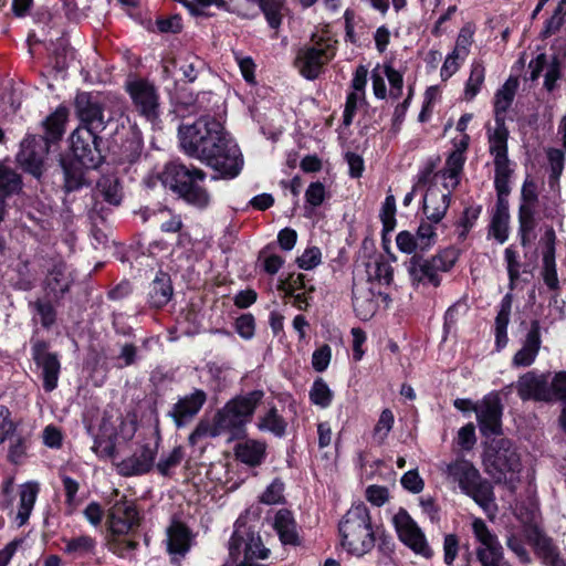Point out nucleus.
Instances as JSON below:
<instances>
[{
    "mask_svg": "<svg viewBox=\"0 0 566 566\" xmlns=\"http://www.w3.org/2000/svg\"><path fill=\"white\" fill-rule=\"evenodd\" d=\"M184 151L205 163L222 178L237 177L243 165L239 147L228 137L223 125L213 117L202 116L179 128Z\"/></svg>",
    "mask_w": 566,
    "mask_h": 566,
    "instance_id": "nucleus-1",
    "label": "nucleus"
},
{
    "mask_svg": "<svg viewBox=\"0 0 566 566\" xmlns=\"http://www.w3.org/2000/svg\"><path fill=\"white\" fill-rule=\"evenodd\" d=\"M264 397L262 390H253L229 400L217 410L211 421L200 420L190 433L188 441L196 446L203 438H217L228 436V440L239 439L245 433V426Z\"/></svg>",
    "mask_w": 566,
    "mask_h": 566,
    "instance_id": "nucleus-2",
    "label": "nucleus"
},
{
    "mask_svg": "<svg viewBox=\"0 0 566 566\" xmlns=\"http://www.w3.org/2000/svg\"><path fill=\"white\" fill-rule=\"evenodd\" d=\"M440 470L447 480L458 484L459 489L472 497L489 515L495 513L494 493L491 483L483 479L473 463L464 458L440 464Z\"/></svg>",
    "mask_w": 566,
    "mask_h": 566,
    "instance_id": "nucleus-3",
    "label": "nucleus"
},
{
    "mask_svg": "<svg viewBox=\"0 0 566 566\" xmlns=\"http://www.w3.org/2000/svg\"><path fill=\"white\" fill-rule=\"evenodd\" d=\"M165 187H168L189 205L206 208L210 203V193L202 186L206 172L199 168H188L182 164L166 165L160 175Z\"/></svg>",
    "mask_w": 566,
    "mask_h": 566,
    "instance_id": "nucleus-4",
    "label": "nucleus"
},
{
    "mask_svg": "<svg viewBox=\"0 0 566 566\" xmlns=\"http://www.w3.org/2000/svg\"><path fill=\"white\" fill-rule=\"evenodd\" d=\"M342 546L350 554L361 556L375 546V533L369 510L365 504L353 505L339 522Z\"/></svg>",
    "mask_w": 566,
    "mask_h": 566,
    "instance_id": "nucleus-5",
    "label": "nucleus"
},
{
    "mask_svg": "<svg viewBox=\"0 0 566 566\" xmlns=\"http://www.w3.org/2000/svg\"><path fill=\"white\" fill-rule=\"evenodd\" d=\"M485 472L497 483H512L521 472L522 463L514 444L504 438L493 439L484 449Z\"/></svg>",
    "mask_w": 566,
    "mask_h": 566,
    "instance_id": "nucleus-6",
    "label": "nucleus"
},
{
    "mask_svg": "<svg viewBox=\"0 0 566 566\" xmlns=\"http://www.w3.org/2000/svg\"><path fill=\"white\" fill-rule=\"evenodd\" d=\"M116 426H119L123 441L133 439L137 429V422L134 416L124 417L118 409L113 407L105 409L98 424V434L93 447V450L102 457L115 458L116 447L113 439Z\"/></svg>",
    "mask_w": 566,
    "mask_h": 566,
    "instance_id": "nucleus-7",
    "label": "nucleus"
},
{
    "mask_svg": "<svg viewBox=\"0 0 566 566\" xmlns=\"http://www.w3.org/2000/svg\"><path fill=\"white\" fill-rule=\"evenodd\" d=\"M458 256V251L452 248L446 249L429 259L420 255L411 256L407 270L412 284L439 286L441 282L440 274L450 271L454 266Z\"/></svg>",
    "mask_w": 566,
    "mask_h": 566,
    "instance_id": "nucleus-8",
    "label": "nucleus"
},
{
    "mask_svg": "<svg viewBox=\"0 0 566 566\" xmlns=\"http://www.w3.org/2000/svg\"><path fill=\"white\" fill-rule=\"evenodd\" d=\"M509 135L504 119H499L493 128H488L489 151L493 157L495 168L494 185L500 195H507L510 191L509 181L512 169L507 156Z\"/></svg>",
    "mask_w": 566,
    "mask_h": 566,
    "instance_id": "nucleus-9",
    "label": "nucleus"
},
{
    "mask_svg": "<svg viewBox=\"0 0 566 566\" xmlns=\"http://www.w3.org/2000/svg\"><path fill=\"white\" fill-rule=\"evenodd\" d=\"M335 42L319 38L297 51L295 66L307 80H315L323 67L335 56Z\"/></svg>",
    "mask_w": 566,
    "mask_h": 566,
    "instance_id": "nucleus-10",
    "label": "nucleus"
},
{
    "mask_svg": "<svg viewBox=\"0 0 566 566\" xmlns=\"http://www.w3.org/2000/svg\"><path fill=\"white\" fill-rule=\"evenodd\" d=\"M161 441L158 427L151 431L148 441L144 442L138 450L127 459L117 464L118 472L124 476L147 473L154 467L159 444Z\"/></svg>",
    "mask_w": 566,
    "mask_h": 566,
    "instance_id": "nucleus-11",
    "label": "nucleus"
},
{
    "mask_svg": "<svg viewBox=\"0 0 566 566\" xmlns=\"http://www.w3.org/2000/svg\"><path fill=\"white\" fill-rule=\"evenodd\" d=\"M106 98L91 93H80L75 98V109L78 118L85 124L82 128L92 129V132L103 130L106 124L112 119L106 114Z\"/></svg>",
    "mask_w": 566,
    "mask_h": 566,
    "instance_id": "nucleus-12",
    "label": "nucleus"
},
{
    "mask_svg": "<svg viewBox=\"0 0 566 566\" xmlns=\"http://www.w3.org/2000/svg\"><path fill=\"white\" fill-rule=\"evenodd\" d=\"M392 521L398 537L405 545L426 558H430L433 555L424 534L406 510L400 509L395 514Z\"/></svg>",
    "mask_w": 566,
    "mask_h": 566,
    "instance_id": "nucleus-13",
    "label": "nucleus"
},
{
    "mask_svg": "<svg viewBox=\"0 0 566 566\" xmlns=\"http://www.w3.org/2000/svg\"><path fill=\"white\" fill-rule=\"evenodd\" d=\"M127 92L135 109L148 120L159 116V95L156 87L145 80H136L127 84Z\"/></svg>",
    "mask_w": 566,
    "mask_h": 566,
    "instance_id": "nucleus-14",
    "label": "nucleus"
},
{
    "mask_svg": "<svg viewBox=\"0 0 566 566\" xmlns=\"http://www.w3.org/2000/svg\"><path fill=\"white\" fill-rule=\"evenodd\" d=\"M71 149L75 159L87 169L96 168L102 161L97 136L92 129L76 128L71 135Z\"/></svg>",
    "mask_w": 566,
    "mask_h": 566,
    "instance_id": "nucleus-15",
    "label": "nucleus"
},
{
    "mask_svg": "<svg viewBox=\"0 0 566 566\" xmlns=\"http://www.w3.org/2000/svg\"><path fill=\"white\" fill-rule=\"evenodd\" d=\"M107 522L113 534L125 535L139 525L140 517L135 503L122 496L109 507Z\"/></svg>",
    "mask_w": 566,
    "mask_h": 566,
    "instance_id": "nucleus-16",
    "label": "nucleus"
},
{
    "mask_svg": "<svg viewBox=\"0 0 566 566\" xmlns=\"http://www.w3.org/2000/svg\"><path fill=\"white\" fill-rule=\"evenodd\" d=\"M32 357L35 365L41 369L43 388L51 392L57 387L61 364L56 354L48 350V344L38 340L32 346Z\"/></svg>",
    "mask_w": 566,
    "mask_h": 566,
    "instance_id": "nucleus-17",
    "label": "nucleus"
},
{
    "mask_svg": "<svg viewBox=\"0 0 566 566\" xmlns=\"http://www.w3.org/2000/svg\"><path fill=\"white\" fill-rule=\"evenodd\" d=\"M379 297L387 300L388 295L384 294L380 290H376V286L370 281L354 283L353 307L360 319L368 321L376 314Z\"/></svg>",
    "mask_w": 566,
    "mask_h": 566,
    "instance_id": "nucleus-18",
    "label": "nucleus"
},
{
    "mask_svg": "<svg viewBox=\"0 0 566 566\" xmlns=\"http://www.w3.org/2000/svg\"><path fill=\"white\" fill-rule=\"evenodd\" d=\"M49 151V142L42 136L30 135L21 142L19 163L35 177L42 174L44 157Z\"/></svg>",
    "mask_w": 566,
    "mask_h": 566,
    "instance_id": "nucleus-19",
    "label": "nucleus"
},
{
    "mask_svg": "<svg viewBox=\"0 0 566 566\" xmlns=\"http://www.w3.org/2000/svg\"><path fill=\"white\" fill-rule=\"evenodd\" d=\"M473 410L482 434L488 437L501 433L502 406L497 396H486Z\"/></svg>",
    "mask_w": 566,
    "mask_h": 566,
    "instance_id": "nucleus-20",
    "label": "nucleus"
},
{
    "mask_svg": "<svg viewBox=\"0 0 566 566\" xmlns=\"http://www.w3.org/2000/svg\"><path fill=\"white\" fill-rule=\"evenodd\" d=\"M193 534L181 521L172 520L166 528V548L174 560L184 558L191 548Z\"/></svg>",
    "mask_w": 566,
    "mask_h": 566,
    "instance_id": "nucleus-21",
    "label": "nucleus"
},
{
    "mask_svg": "<svg viewBox=\"0 0 566 566\" xmlns=\"http://www.w3.org/2000/svg\"><path fill=\"white\" fill-rule=\"evenodd\" d=\"M439 184L434 180V184L428 187L423 197V213L429 221L434 223H439L446 216L453 189L447 188V186L440 188Z\"/></svg>",
    "mask_w": 566,
    "mask_h": 566,
    "instance_id": "nucleus-22",
    "label": "nucleus"
},
{
    "mask_svg": "<svg viewBox=\"0 0 566 566\" xmlns=\"http://www.w3.org/2000/svg\"><path fill=\"white\" fill-rule=\"evenodd\" d=\"M207 401V394L202 389H195L189 395L178 399L169 412L175 424L180 428L192 419Z\"/></svg>",
    "mask_w": 566,
    "mask_h": 566,
    "instance_id": "nucleus-23",
    "label": "nucleus"
},
{
    "mask_svg": "<svg viewBox=\"0 0 566 566\" xmlns=\"http://www.w3.org/2000/svg\"><path fill=\"white\" fill-rule=\"evenodd\" d=\"M517 394L523 400H548L551 391L547 387V379L543 375L528 371L521 376L516 384Z\"/></svg>",
    "mask_w": 566,
    "mask_h": 566,
    "instance_id": "nucleus-24",
    "label": "nucleus"
},
{
    "mask_svg": "<svg viewBox=\"0 0 566 566\" xmlns=\"http://www.w3.org/2000/svg\"><path fill=\"white\" fill-rule=\"evenodd\" d=\"M541 347L539 323L532 322L531 328L526 335L522 348L513 356L512 365L514 367H528L531 366Z\"/></svg>",
    "mask_w": 566,
    "mask_h": 566,
    "instance_id": "nucleus-25",
    "label": "nucleus"
},
{
    "mask_svg": "<svg viewBox=\"0 0 566 566\" xmlns=\"http://www.w3.org/2000/svg\"><path fill=\"white\" fill-rule=\"evenodd\" d=\"M504 196L497 192V202L489 226V235L493 237L501 244L507 240L510 231L509 205L503 198Z\"/></svg>",
    "mask_w": 566,
    "mask_h": 566,
    "instance_id": "nucleus-26",
    "label": "nucleus"
},
{
    "mask_svg": "<svg viewBox=\"0 0 566 566\" xmlns=\"http://www.w3.org/2000/svg\"><path fill=\"white\" fill-rule=\"evenodd\" d=\"M62 542L64 544L63 553L69 556L71 560L91 558L96 553V538L86 534L74 537H63Z\"/></svg>",
    "mask_w": 566,
    "mask_h": 566,
    "instance_id": "nucleus-27",
    "label": "nucleus"
},
{
    "mask_svg": "<svg viewBox=\"0 0 566 566\" xmlns=\"http://www.w3.org/2000/svg\"><path fill=\"white\" fill-rule=\"evenodd\" d=\"M266 452V444L262 441L249 439L238 443L234 448L235 458L250 467L260 465Z\"/></svg>",
    "mask_w": 566,
    "mask_h": 566,
    "instance_id": "nucleus-28",
    "label": "nucleus"
},
{
    "mask_svg": "<svg viewBox=\"0 0 566 566\" xmlns=\"http://www.w3.org/2000/svg\"><path fill=\"white\" fill-rule=\"evenodd\" d=\"M465 161L461 150H453L447 158L443 170L434 175V180L447 188H455L459 184V175Z\"/></svg>",
    "mask_w": 566,
    "mask_h": 566,
    "instance_id": "nucleus-29",
    "label": "nucleus"
},
{
    "mask_svg": "<svg viewBox=\"0 0 566 566\" xmlns=\"http://www.w3.org/2000/svg\"><path fill=\"white\" fill-rule=\"evenodd\" d=\"M40 491V485L38 482L31 481L22 484L19 491V509L17 513V520L19 525H24L34 507L38 494Z\"/></svg>",
    "mask_w": 566,
    "mask_h": 566,
    "instance_id": "nucleus-30",
    "label": "nucleus"
},
{
    "mask_svg": "<svg viewBox=\"0 0 566 566\" xmlns=\"http://www.w3.org/2000/svg\"><path fill=\"white\" fill-rule=\"evenodd\" d=\"M518 87V81L515 77H509L499 88L494 96V116L495 122L505 120V113L511 107Z\"/></svg>",
    "mask_w": 566,
    "mask_h": 566,
    "instance_id": "nucleus-31",
    "label": "nucleus"
},
{
    "mask_svg": "<svg viewBox=\"0 0 566 566\" xmlns=\"http://www.w3.org/2000/svg\"><path fill=\"white\" fill-rule=\"evenodd\" d=\"M512 310V295L506 294L502 301L500 311L495 318V343L497 349H502L507 344V325L510 322V315Z\"/></svg>",
    "mask_w": 566,
    "mask_h": 566,
    "instance_id": "nucleus-32",
    "label": "nucleus"
},
{
    "mask_svg": "<svg viewBox=\"0 0 566 566\" xmlns=\"http://www.w3.org/2000/svg\"><path fill=\"white\" fill-rule=\"evenodd\" d=\"M71 283V272L64 263L54 265L46 276V287L54 296L63 295L67 292Z\"/></svg>",
    "mask_w": 566,
    "mask_h": 566,
    "instance_id": "nucleus-33",
    "label": "nucleus"
},
{
    "mask_svg": "<svg viewBox=\"0 0 566 566\" xmlns=\"http://www.w3.org/2000/svg\"><path fill=\"white\" fill-rule=\"evenodd\" d=\"M366 272L368 276L366 281H370L374 286H376V283L389 285L394 279L392 266L384 256L375 258L368 262Z\"/></svg>",
    "mask_w": 566,
    "mask_h": 566,
    "instance_id": "nucleus-34",
    "label": "nucleus"
},
{
    "mask_svg": "<svg viewBox=\"0 0 566 566\" xmlns=\"http://www.w3.org/2000/svg\"><path fill=\"white\" fill-rule=\"evenodd\" d=\"M274 528L284 544H296L297 533L295 521L289 510H280L274 518Z\"/></svg>",
    "mask_w": 566,
    "mask_h": 566,
    "instance_id": "nucleus-35",
    "label": "nucleus"
},
{
    "mask_svg": "<svg viewBox=\"0 0 566 566\" xmlns=\"http://www.w3.org/2000/svg\"><path fill=\"white\" fill-rule=\"evenodd\" d=\"M69 111L65 106H59L50 116L43 122L45 136L43 139L46 142L59 140L64 133V125L66 123Z\"/></svg>",
    "mask_w": 566,
    "mask_h": 566,
    "instance_id": "nucleus-36",
    "label": "nucleus"
},
{
    "mask_svg": "<svg viewBox=\"0 0 566 566\" xmlns=\"http://www.w3.org/2000/svg\"><path fill=\"white\" fill-rule=\"evenodd\" d=\"M96 196L112 206H118L123 198L118 179L114 176L102 177L96 186Z\"/></svg>",
    "mask_w": 566,
    "mask_h": 566,
    "instance_id": "nucleus-37",
    "label": "nucleus"
},
{
    "mask_svg": "<svg viewBox=\"0 0 566 566\" xmlns=\"http://www.w3.org/2000/svg\"><path fill=\"white\" fill-rule=\"evenodd\" d=\"M485 80V66L481 61H474L471 65L469 78L463 91V98L471 102L481 91Z\"/></svg>",
    "mask_w": 566,
    "mask_h": 566,
    "instance_id": "nucleus-38",
    "label": "nucleus"
},
{
    "mask_svg": "<svg viewBox=\"0 0 566 566\" xmlns=\"http://www.w3.org/2000/svg\"><path fill=\"white\" fill-rule=\"evenodd\" d=\"M148 295L151 306H165L172 295V287L169 280L167 277H156L149 285Z\"/></svg>",
    "mask_w": 566,
    "mask_h": 566,
    "instance_id": "nucleus-39",
    "label": "nucleus"
},
{
    "mask_svg": "<svg viewBox=\"0 0 566 566\" xmlns=\"http://www.w3.org/2000/svg\"><path fill=\"white\" fill-rule=\"evenodd\" d=\"M256 427L261 431H269L276 437L285 433L286 422L279 415L276 408L272 407L265 415L259 417Z\"/></svg>",
    "mask_w": 566,
    "mask_h": 566,
    "instance_id": "nucleus-40",
    "label": "nucleus"
},
{
    "mask_svg": "<svg viewBox=\"0 0 566 566\" xmlns=\"http://www.w3.org/2000/svg\"><path fill=\"white\" fill-rule=\"evenodd\" d=\"M21 190L20 176L10 167L0 164V199L4 202V198Z\"/></svg>",
    "mask_w": 566,
    "mask_h": 566,
    "instance_id": "nucleus-41",
    "label": "nucleus"
},
{
    "mask_svg": "<svg viewBox=\"0 0 566 566\" xmlns=\"http://www.w3.org/2000/svg\"><path fill=\"white\" fill-rule=\"evenodd\" d=\"M245 538H248V530L237 525L229 541V556L237 566L240 559L245 558Z\"/></svg>",
    "mask_w": 566,
    "mask_h": 566,
    "instance_id": "nucleus-42",
    "label": "nucleus"
},
{
    "mask_svg": "<svg viewBox=\"0 0 566 566\" xmlns=\"http://www.w3.org/2000/svg\"><path fill=\"white\" fill-rule=\"evenodd\" d=\"M184 458V448L177 446L170 452L161 454L159 461L156 463V469L161 475L168 476L182 462Z\"/></svg>",
    "mask_w": 566,
    "mask_h": 566,
    "instance_id": "nucleus-43",
    "label": "nucleus"
},
{
    "mask_svg": "<svg viewBox=\"0 0 566 566\" xmlns=\"http://www.w3.org/2000/svg\"><path fill=\"white\" fill-rule=\"evenodd\" d=\"M534 213L535 207H531V205H521L518 210V233L521 235V243L523 247L528 243V234L535 228Z\"/></svg>",
    "mask_w": 566,
    "mask_h": 566,
    "instance_id": "nucleus-44",
    "label": "nucleus"
},
{
    "mask_svg": "<svg viewBox=\"0 0 566 566\" xmlns=\"http://www.w3.org/2000/svg\"><path fill=\"white\" fill-rule=\"evenodd\" d=\"M332 399L333 392L328 385L322 378L316 379L310 390V400L321 408H327Z\"/></svg>",
    "mask_w": 566,
    "mask_h": 566,
    "instance_id": "nucleus-45",
    "label": "nucleus"
},
{
    "mask_svg": "<svg viewBox=\"0 0 566 566\" xmlns=\"http://www.w3.org/2000/svg\"><path fill=\"white\" fill-rule=\"evenodd\" d=\"M259 7L271 28L277 29L282 22V4L276 0H259Z\"/></svg>",
    "mask_w": 566,
    "mask_h": 566,
    "instance_id": "nucleus-46",
    "label": "nucleus"
},
{
    "mask_svg": "<svg viewBox=\"0 0 566 566\" xmlns=\"http://www.w3.org/2000/svg\"><path fill=\"white\" fill-rule=\"evenodd\" d=\"M554 254H555L554 247L549 245L543 256L544 281H545L546 285L552 290L557 289V286H558V279H557Z\"/></svg>",
    "mask_w": 566,
    "mask_h": 566,
    "instance_id": "nucleus-47",
    "label": "nucleus"
},
{
    "mask_svg": "<svg viewBox=\"0 0 566 566\" xmlns=\"http://www.w3.org/2000/svg\"><path fill=\"white\" fill-rule=\"evenodd\" d=\"M379 216L384 232H391L396 227V199L394 195L386 197Z\"/></svg>",
    "mask_w": 566,
    "mask_h": 566,
    "instance_id": "nucleus-48",
    "label": "nucleus"
},
{
    "mask_svg": "<svg viewBox=\"0 0 566 566\" xmlns=\"http://www.w3.org/2000/svg\"><path fill=\"white\" fill-rule=\"evenodd\" d=\"M394 413L390 409H384L379 416V419L374 428L373 437L378 442H384L387 438L388 433L392 429L394 426Z\"/></svg>",
    "mask_w": 566,
    "mask_h": 566,
    "instance_id": "nucleus-49",
    "label": "nucleus"
},
{
    "mask_svg": "<svg viewBox=\"0 0 566 566\" xmlns=\"http://www.w3.org/2000/svg\"><path fill=\"white\" fill-rule=\"evenodd\" d=\"M434 224V222L428 219L420 222L416 238L421 250L428 249L434 244L437 238Z\"/></svg>",
    "mask_w": 566,
    "mask_h": 566,
    "instance_id": "nucleus-50",
    "label": "nucleus"
},
{
    "mask_svg": "<svg viewBox=\"0 0 566 566\" xmlns=\"http://www.w3.org/2000/svg\"><path fill=\"white\" fill-rule=\"evenodd\" d=\"M535 547L547 564L555 566L559 560L558 552L549 538L538 535Z\"/></svg>",
    "mask_w": 566,
    "mask_h": 566,
    "instance_id": "nucleus-51",
    "label": "nucleus"
},
{
    "mask_svg": "<svg viewBox=\"0 0 566 566\" xmlns=\"http://www.w3.org/2000/svg\"><path fill=\"white\" fill-rule=\"evenodd\" d=\"M472 42L473 30L469 25L463 27L458 34L455 46L452 51L454 52V56H461V60L465 59L469 54Z\"/></svg>",
    "mask_w": 566,
    "mask_h": 566,
    "instance_id": "nucleus-52",
    "label": "nucleus"
},
{
    "mask_svg": "<svg viewBox=\"0 0 566 566\" xmlns=\"http://www.w3.org/2000/svg\"><path fill=\"white\" fill-rule=\"evenodd\" d=\"M283 492L284 483L281 480L275 479L261 494L260 502L268 505L279 504L284 499Z\"/></svg>",
    "mask_w": 566,
    "mask_h": 566,
    "instance_id": "nucleus-53",
    "label": "nucleus"
},
{
    "mask_svg": "<svg viewBox=\"0 0 566 566\" xmlns=\"http://www.w3.org/2000/svg\"><path fill=\"white\" fill-rule=\"evenodd\" d=\"M33 307L43 327L49 328L55 323L56 313L50 302L39 300L34 302Z\"/></svg>",
    "mask_w": 566,
    "mask_h": 566,
    "instance_id": "nucleus-54",
    "label": "nucleus"
},
{
    "mask_svg": "<svg viewBox=\"0 0 566 566\" xmlns=\"http://www.w3.org/2000/svg\"><path fill=\"white\" fill-rule=\"evenodd\" d=\"M364 101H365V93L352 91L347 95L346 103H345V109H344V117H343V122L346 126L352 124L358 106Z\"/></svg>",
    "mask_w": 566,
    "mask_h": 566,
    "instance_id": "nucleus-55",
    "label": "nucleus"
},
{
    "mask_svg": "<svg viewBox=\"0 0 566 566\" xmlns=\"http://www.w3.org/2000/svg\"><path fill=\"white\" fill-rule=\"evenodd\" d=\"M504 258L510 277V286L513 289L516 280L520 277L521 263L518 261V254L512 247H509L504 251Z\"/></svg>",
    "mask_w": 566,
    "mask_h": 566,
    "instance_id": "nucleus-56",
    "label": "nucleus"
},
{
    "mask_svg": "<svg viewBox=\"0 0 566 566\" xmlns=\"http://www.w3.org/2000/svg\"><path fill=\"white\" fill-rule=\"evenodd\" d=\"M28 441L25 438L14 436L10 440V449L8 459L10 462L18 464L27 455Z\"/></svg>",
    "mask_w": 566,
    "mask_h": 566,
    "instance_id": "nucleus-57",
    "label": "nucleus"
},
{
    "mask_svg": "<svg viewBox=\"0 0 566 566\" xmlns=\"http://www.w3.org/2000/svg\"><path fill=\"white\" fill-rule=\"evenodd\" d=\"M459 554V538L455 534H447L443 539V562L452 566Z\"/></svg>",
    "mask_w": 566,
    "mask_h": 566,
    "instance_id": "nucleus-58",
    "label": "nucleus"
},
{
    "mask_svg": "<svg viewBox=\"0 0 566 566\" xmlns=\"http://www.w3.org/2000/svg\"><path fill=\"white\" fill-rule=\"evenodd\" d=\"M202 64L203 63L199 57L188 55L182 61L179 70L188 82H193L197 78L199 69L202 66Z\"/></svg>",
    "mask_w": 566,
    "mask_h": 566,
    "instance_id": "nucleus-59",
    "label": "nucleus"
},
{
    "mask_svg": "<svg viewBox=\"0 0 566 566\" xmlns=\"http://www.w3.org/2000/svg\"><path fill=\"white\" fill-rule=\"evenodd\" d=\"M331 358L332 349L325 344L313 353L312 366L316 371L322 373L328 367Z\"/></svg>",
    "mask_w": 566,
    "mask_h": 566,
    "instance_id": "nucleus-60",
    "label": "nucleus"
},
{
    "mask_svg": "<svg viewBox=\"0 0 566 566\" xmlns=\"http://www.w3.org/2000/svg\"><path fill=\"white\" fill-rule=\"evenodd\" d=\"M401 485L411 493H420L424 488V482L417 470H409L401 476Z\"/></svg>",
    "mask_w": 566,
    "mask_h": 566,
    "instance_id": "nucleus-61",
    "label": "nucleus"
},
{
    "mask_svg": "<svg viewBox=\"0 0 566 566\" xmlns=\"http://www.w3.org/2000/svg\"><path fill=\"white\" fill-rule=\"evenodd\" d=\"M479 212L480 210L475 208H468L464 210L463 216L458 223V232L461 240L467 238V234L478 219Z\"/></svg>",
    "mask_w": 566,
    "mask_h": 566,
    "instance_id": "nucleus-62",
    "label": "nucleus"
},
{
    "mask_svg": "<svg viewBox=\"0 0 566 566\" xmlns=\"http://www.w3.org/2000/svg\"><path fill=\"white\" fill-rule=\"evenodd\" d=\"M321 255L318 248H308L297 258V265L304 270H312L321 263Z\"/></svg>",
    "mask_w": 566,
    "mask_h": 566,
    "instance_id": "nucleus-63",
    "label": "nucleus"
},
{
    "mask_svg": "<svg viewBox=\"0 0 566 566\" xmlns=\"http://www.w3.org/2000/svg\"><path fill=\"white\" fill-rule=\"evenodd\" d=\"M396 244L401 252L407 254H411L420 248L417 238L409 231L399 232L396 238Z\"/></svg>",
    "mask_w": 566,
    "mask_h": 566,
    "instance_id": "nucleus-64",
    "label": "nucleus"
}]
</instances>
